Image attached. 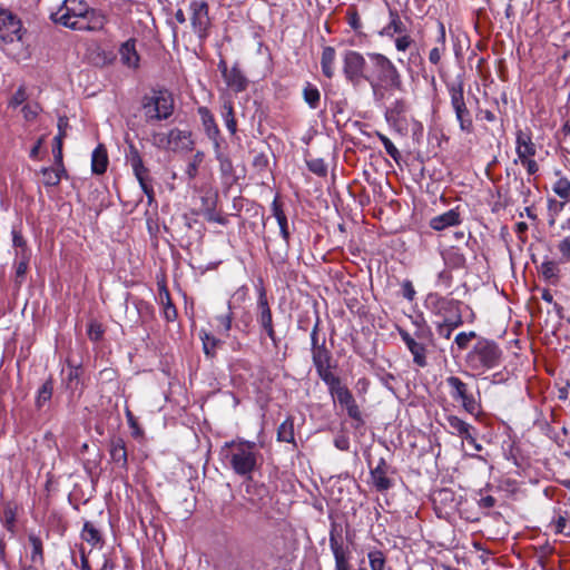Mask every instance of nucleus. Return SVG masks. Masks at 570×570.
<instances>
[{"instance_id": "9b49d317", "label": "nucleus", "mask_w": 570, "mask_h": 570, "mask_svg": "<svg viewBox=\"0 0 570 570\" xmlns=\"http://www.w3.org/2000/svg\"><path fill=\"white\" fill-rule=\"evenodd\" d=\"M189 11L194 32L200 40L206 39L210 27L208 3L205 0H193L189 4Z\"/></svg>"}, {"instance_id": "2f4dec72", "label": "nucleus", "mask_w": 570, "mask_h": 570, "mask_svg": "<svg viewBox=\"0 0 570 570\" xmlns=\"http://www.w3.org/2000/svg\"><path fill=\"white\" fill-rule=\"evenodd\" d=\"M320 379L328 386V391L332 394L343 384L341 379L331 371V365L315 368Z\"/></svg>"}, {"instance_id": "680f3d73", "label": "nucleus", "mask_w": 570, "mask_h": 570, "mask_svg": "<svg viewBox=\"0 0 570 570\" xmlns=\"http://www.w3.org/2000/svg\"><path fill=\"white\" fill-rule=\"evenodd\" d=\"M335 559V570H350V552L333 554Z\"/></svg>"}, {"instance_id": "09e8293b", "label": "nucleus", "mask_w": 570, "mask_h": 570, "mask_svg": "<svg viewBox=\"0 0 570 570\" xmlns=\"http://www.w3.org/2000/svg\"><path fill=\"white\" fill-rule=\"evenodd\" d=\"M215 155L217 160L219 161V167L223 174L229 175L233 171L232 160L222 151L220 146L214 147Z\"/></svg>"}, {"instance_id": "a19ab883", "label": "nucleus", "mask_w": 570, "mask_h": 570, "mask_svg": "<svg viewBox=\"0 0 570 570\" xmlns=\"http://www.w3.org/2000/svg\"><path fill=\"white\" fill-rule=\"evenodd\" d=\"M28 540L32 547L30 556L31 561L43 563V546L41 539L38 535L31 533L29 534Z\"/></svg>"}, {"instance_id": "9d476101", "label": "nucleus", "mask_w": 570, "mask_h": 570, "mask_svg": "<svg viewBox=\"0 0 570 570\" xmlns=\"http://www.w3.org/2000/svg\"><path fill=\"white\" fill-rule=\"evenodd\" d=\"M450 387V394L453 400L461 402L462 407L470 414L474 415L479 412V404L470 392L469 386L458 376H449L445 380Z\"/></svg>"}, {"instance_id": "39448f33", "label": "nucleus", "mask_w": 570, "mask_h": 570, "mask_svg": "<svg viewBox=\"0 0 570 570\" xmlns=\"http://www.w3.org/2000/svg\"><path fill=\"white\" fill-rule=\"evenodd\" d=\"M90 7L85 0H63L62 4L50 18L55 23H59L70 29L80 28L77 23L88 12Z\"/></svg>"}, {"instance_id": "c03bdc74", "label": "nucleus", "mask_w": 570, "mask_h": 570, "mask_svg": "<svg viewBox=\"0 0 570 570\" xmlns=\"http://www.w3.org/2000/svg\"><path fill=\"white\" fill-rule=\"evenodd\" d=\"M82 539L90 543L91 546H96L101 541V537L99 531L95 528L91 522H85L82 533Z\"/></svg>"}, {"instance_id": "79ce46f5", "label": "nucleus", "mask_w": 570, "mask_h": 570, "mask_svg": "<svg viewBox=\"0 0 570 570\" xmlns=\"http://www.w3.org/2000/svg\"><path fill=\"white\" fill-rule=\"evenodd\" d=\"M303 97H304L305 102L312 109H316L318 107L320 100H321V94H320V90L315 86L307 83L304 87Z\"/></svg>"}, {"instance_id": "052dcab7", "label": "nucleus", "mask_w": 570, "mask_h": 570, "mask_svg": "<svg viewBox=\"0 0 570 570\" xmlns=\"http://www.w3.org/2000/svg\"><path fill=\"white\" fill-rule=\"evenodd\" d=\"M345 409L347 411L348 416L356 422V424H355L356 429L364 425V420L362 417L361 410H360L358 405L356 404V401L353 402L351 405H348Z\"/></svg>"}, {"instance_id": "69168bd1", "label": "nucleus", "mask_w": 570, "mask_h": 570, "mask_svg": "<svg viewBox=\"0 0 570 570\" xmlns=\"http://www.w3.org/2000/svg\"><path fill=\"white\" fill-rule=\"evenodd\" d=\"M27 99V94L24 87L20 86L18 90L13 94L11 99L9 100V107L17 108L21 104H23Z\"/></svg>"}, {"instance_id": "37998d69", "label": "nucleus", "mask_w": 570, "mask_h": 570, "mask_svg": "<svg viewBox=\"0 0 570 570\" xmlns=\"http://www.w3.org/2000/svg\"><path fill=\"white\" fill-rule=\"evenodd\" d=\"M233 315L230 302H228L227 312L216 316V321L218 322V332L220 334L228 335L232 330Z\"/></svg>"}, {"instance_id": "412c9836", "label": "nucleus", "mask_w": 570, "mask_h": 570, "mask_svg": "<svg viewBox=\"0 0 570 570\" xmlns=\"http://www.w3.org/2000/svg\"><path fill=\"white\" fill-rule=\"evenodd\" d=\"M223 79L234 92L245 91L248 87V79L238 67V63H235Z\"/></svg>"}, {"instance_id": "7ed1b4c3", "label": "nucleus", "mask_w": 570, "mask_h": 570, "mask_svg": "<svg viewBox=\"0 0 570 570\" xmlns=\"http://www.w3.org/2000/svg\"><path fill=\"white\" fill-rule=\"evenodd\" d=\"M503 355V350L495 341L478 337L473 347L466 353L464 363L470 371L482 375L500 366Z\"/></svg>"}, {"instance_id": "4c0bfd02", "label": "nucleus", "mask_w": 570, "mask_h": 570, "mask_svg": "<svg viewBox=\"0 0 570 570\" xmlns=\"http://www.w3.org/2000/svg\"><path fill=\"white\" fill-rule=\"evenodd\" d=\"M277 440L279 442L295 443L294 420L287 417L277 429Z\"/></svg>"}, {"instance_id": "ddd939ff", "label": "nucleus", "mask_w": 570, "mask_h": 570, "mask_svg": "<svg viewBox=\"0 0 570 570\" xmlns=\"http://www.w3.org/2000/svg\"><path fill=\"white\" fill-rule=\"evenodd\" d=\"M450 433L466 440L476 451H481L482 446L476 442L475 428L466 423L456 415L446 416Z\"/></svg>"}, {"instance_id": "f03ea898", "label": "nucleus", "mask_w": 570, "mask_h": 570, "mask_svg": "<svg viewBox=\"0 0 570 570\" xmlns=\"http://www.w3.org/2000/svg\"><path fill=\"white\" fill-rule=\"evenodd\" d=\"M366 58L370 61V66L365 81L368 82L374 92L379 89L402 90V76L396 66L386 56L379 52H367Z\"/></svg>"}, {"instance_id": "f257e3e1", "label": "nucleus", "mask_w": 570, "mask_h": 570, "mask_svg": "<svg viewBox=\"0 0 570 570\" xmlns=\"http://www.w3.org/2000/svg\"><path fill=\"white\" fill-rule=\"evenodd\" d=\"M258 451L255 442L233 440L226 442L220 450L222 460L237 475L250 479L257 469Z\"/></svg>"}, {"instance_id": "e433bc0d", "label": "nucleus", "mask_w": 570, "mask_h": 570, "mask_svg": "<svg viewBox=\"0 0 570 570\" xmlns=\"http://www.w3.org/2000/svg\"><path fill=\"white\" fill-rule=\"evenodd\" d=\"M222 117L225 121L228 131L232 135H235L237 131V121L234 115L233 102L230 100H224L222 105Z\"/></svg>"}, {"instance_id": "c756f323", "label": "nucleus", "mask_w": 570, "mask_h": 570, "mask_svg": "<svg viewBox=\"0 0 570 570\" xmlns=\"http://www.w3.org/2000/svg\"><path fill=\"white\" fill-rule=\"evenodd\" d=\"M342 532V527L336 522H332L330 529V548L333 554L348 552V550L344 548Z\"/></svg>"}, {"instance_id": "f3484780", "label": "nucleus", "mask_w": 570, "mask_h": 570, "mask_svg": "<svg viewBox=\"0 0 570 570\" xmlns=\"http://www.w3.org/2000/svg\"><path fill=\"white\" fill-rule=\"evenodd\" d=\"M106 22L107 19L104 13L90 8L77 23V26L81 28H77L76 30L99 31L105 27Z\"/></svg>"}, {"instance_id": "f704fd0d", "label": "nucleus", "mask_w": 570, "mask_h": 570, "mask_svg": "<svg viewBox=\"0 0 570 570\" xmlns=\"http://www.w3.org/2000/svg\"><path fill=\"white\" fill-rule=\"evenodd\" d=\"M66 173V169L65 167H58L57 168H52V167H45L41 169V174H42V183L45 186H48V187H53V186H57L59 185L60 180H61V176L62 174Z\"/></svg>"}, {"instance_id": "58836bf2", "label": "nucleus", "mask_w": 570, "mask_h": 570, "mask_svg": "<svg viewBox=\"0 0 570 570\" xmlns=\"http://www.w3.org/2000/svg\"><path fill=\"white\" fill-rule=\"evenodd\" d=\"M540 273L546 281L557 284L559 281L560 269L558 264L553 261H544L540 266Z\"/></svg>"}, {"instance_id": "338daca9", "label": "nucleus", "mask_w": 570, "mask_h": 570, "mask_svg": "<svg viewBox=\"0 0 570 570\" xmlns=\"http://www.w3.org/2000/svg\"><path fill=\"white\" fill-rule=\"evenodd\" d=\"M459 326L460 325H450L448 322L439 321L436 323V332L440 336H442L444 338H450L453 330Z\"/></svg>"}, {"instance_id": "603ef678", "label": "nucleus", "mask_w": 570, "mask_h": 570, "mask_svg": "<svg viewBox=\"0 0 570 570\" xmlns=\"http://www.w3.org/2000/svg\"><path fill=\"white\" fill-rule=\"evenodd\" d=\"M80 384V368L70 367L67 374V389L71 391L78 390Z\"/></svg>"}, {"instance_id": "13d9d810", "label": "nucleus", "mask_w": 570, "mask_h": 570, "mask_svg": "<svg viewBox=\"0 0 570 570\" xmlns=\"http://www.w3.org/2000/svg\"><path fill=\"white\" fill-rule=\"evenodd\" d=\"M478 338V335L475 332H461L456 334L455 336V343L459 346L460 350H465L470 343L471 340Z\"/></svg>"}, {"instance_id": "c85d7f7f", "label": "nucleus", "mask_w": 570, "mask_h": 570, "mask_svg": "<svg viewBox=\"0 0 570 570\" xmlns=\"http://www.w3.org/2000/svg\"><path fill=\"white\" fill-rule=\"evenodd\" d=\"M335 59V49L331 46L324 47L321 57V67L323 75L328 79H331L334 76Z\"/></svg>"}, {"instance_id": "ea45409f", "label": "nucleus", "mask_w": 570, "mask_h": 570, "mask_svg": "<svg viewBox=\"0 0 570 570\" xmlns=\"http://www.w3.org/2000/svg\"><path fill=\"white\" fill-rule=\"evenodd\" d=\"M159 298L164 306V317L166 318V321H175L177 317V309L170 299L169 292L166 288H164V291L159 293Z\"/></svg>"}, {"instance_id": "423d86ee", "label": "nucleus", "mask_w": 570, "mask_h": 570, "mask_svg": "<svg viewBox=\"0 0 570 570\" xmlns=\"http://www.w3.org/2000/svg\"><path fill=\"white\" fill-rule=\"evenodd\" d=\"M368 66L366 58L357 51L347 50L343 56V73L347 82L357 87L365 81L368 75Z\"/></svg>"}, {"instance_id": "4be33fe9", "label": "nucleus", "mask_w": 570, "mask_h": 570, "mask_svg": "<svg viewBox=\"0 0 570 570\" xmlns=\"http://www.w3.org/2000/svg\"><path fill=\"white\" fill-rule=\"evenodd\" d=\"M389 465L381 459L377 465L371 470V478L377 491H386L392 487V480L387 478Z\"/></svg>"}, {"instance_id": "72a5a7b5", "label": "nucleus", "mask_w": 570, "mask_h": 570, "mask_svg": "<svg viewBox=\"0 0 570 570\" xmlns=\"http://www.w3.org/2000/svg\"><path fill=\"white\" fill-rule=\"evenodd\" d=\"M406 32V27L400 18V14L396 10H390V22L383 29V35L393 37L395 33L403 35Z\"/></svg>"}, {"instance_id": "1a4fd4ad", "label": "nucleus", "mask_w": 570, "mask_h": 570, "mask_svg": "<svg viewBox=\"0 0 570 570\" xmlns=\"http://www.w3.org/2000/svg\"><path fill=\"white\" fill-rule=\"evenodd\" d=\"M449 94L451 98V106L455 112L456 120L460 124L462 131L472 132L473 120L470 110L466 108L464 101L463 85H451L449 87Z\"/></svg>"}, {"instance_id": "774afa93", "label": "nucleus", "mask_w": 570, "mask_h": 570, "mask_svg": "<svg viewBox=\"0 0 570 570\" xmlns=\"http://www.w3.org/2000/svg\"><path fill=\"white\" fill-rule=\"evenodd\" d=\"M558 249L566 262H570V237L563 238L558 244Z\"/></svg>"}, {"instance_id": "aec40b11", "label": "nucleus", "mask_w": 570, "mask_h": 570, "mask_svg": "<svg viewBox=\"0 0 570 570\" xmlns=\"http://www.w3.org/2000/svg\"><path fill=\"white\" fill-rule=\"evenodd\" d=\"M126 161L130 165L136 179L149 175V169L145 166L142 157L134 144H129L126 151Z\"/></svg>"}, {"instance_id": "dca6fc26", "label": "nucleus", "mask_w": 570, "mask_h": 570, "mask_svg": "<svg viewBox=\"0 0 570 570\" xmlns=\"http://www.w3.org/2000/svg\"><path fill=\"white\" fill-rule=\"evenodd\" d=\"M109 454L111 462L118 468L127 471L128 469V456L124 439L115 436L109 442Z\"/></svg>"}, {"instance_id": "7c9ffc66", "label": "nucleus", "mask_w": 570, "mask_h": 570, "mask_svg": "<svg viewBox=\"0 0 570 570\" xmlns=\"http://www.w3.org/2000/svg\"><path fill=\"white\" fill-rule=\"evenodd\" d=\"M444 263L451 268H463L466 263L465 255L458 247H450L443 253Z\"/></svg>"}, {"instance_id": "2eb2a0df", "label": "nucleus", "mask_w": 570, "mask_h": 570, "mask_svg": "<svg viewBox=\"0 0 570 570\" xmlns=\"http://www.w3.org/2000/svg\"><path fill=\"white\" fill-rule=\"evenodd\" d=\"M432 502L440 513H449L456 507L455 493L451 489H439L432 493Z\"/></svg>"}, {"instance_id": "6e6d98bb", "label": "nucleus", "mask_w": 570, "mask_h": 570, "mask_svg": "<svg viewBox=\"0 0 570 570\" xmlns=\"http://www.w3.org/2000/svg\"><path fill=\"white\" fill-rule=\"evenodd\" d=\"M203 340V348L207 356L213 357L215 355V350L218 343V340H216L214 336L205 333L204 336H202Z\"/></svg>"}, {"instance_id": "bf43d9fd", "label": "nucleus", "mask_w": 570, "mask_h": 570, "mask_svg": "<svg viewBox=\"0 0 570 570\" xmlns=\"http://www.w3.org/2000/svg\"><path fill=\"white\" fill-rule=\"evenodd\" d=\"M346 18H347V23L350 24V27L353 30L357 31L362 28L361 18H360L358 12L355 7L348 8V10L346 12Z\"/></svg>"}, {"instance_id": "473e14b6", "label": "nucleus", "mask_w": 570, "mask_h": 570, "mask_svg": "<svg viewBox=\"0 0 570 570\" xmlns=\"http://www.w3.org/2000/svg\"><path fill=\"white\" fill-rule=\"evenodd\" d=\"M552 189L562 199V202L558 204L559 209H562L563 206L570 200V180L566 177H560L553 184ZM551 204L557 205V202L551 200Z\"/></svg>"}, {"instance_id": "20e7f679", "label": "nucleus", "mask_w": 570, "mask_h": 570, "mask_svg": "<svg viewBox=\"0 0 570 570\" xmlns=\"http://www.w3.org/2000/svg\"><path fill=\"white\" fill-rule=\"evenodd\" d=\"M142 111L147 122L168 119L174 112V98L167 90L154 91L142 99Z\"/></svg>"}, {"instance_id": "c9c22d12", "label": "nucleus", "mask_w": 570, "mask_h": 570, "mask_svg": "<svg viewBox=\"0 0 570 570\" xmlns=\"http://www.w3.org/2000/svg\"><path fill=\"white\" fill-rule=\"evenodd\" d=\"M311 352L315 368L331 365L332 353L326 346H316V348H311Z\"/></svg>"}, {"instance_id": "5701e85b", "label": "nucleus", "mask_w": 570, "mask_h": 570, "mask_svg": "<svg viewBox=\"0 0 570 570\" xmlns=\"http://www.w3.org/2000/svg\"><path fill=\"white\" fill-rule=\"evenodd\" d=\"M407 104L404 99L394 100L385 111V118L389 124L399 126L405 122Z\"/></svg>"}, {"instance_id": "4468645a", "label": "nucleus", "mask_w": 570, "mask_h": 570, "mask_svg": "<svg viewBox=\"0 0 570 570\" xmlns=\"http://www.w3.org/2000/svg\"><path fill=\"white\" fill-rule=\"evenodd\" d=\"M198 115L207 137L213 141L214 147H219L223 139L214 115L204 106L198 108Z\"/></svg>"}, {"instance_id": "49530a36", "label": "nucleus", "mask_w": 570, "mask_h": 570, "mask_svg": "<svg viewBox=\"0 0 570 570\" xmlns=\"http://www.w3.org/2000/svg\"><path fill=\"white\" fill-rule=\"evenodd\" d=\"M371 570H384L385 556L380 550H373L367 553Z\"/></svg>"}, {"instance_id": "b1692460", "label": "nucleus", "mask_w": 570, "mask_h": 570, "mask_svg": "<svg viewBox=\"0 0 570 570\" xmlns=\"http://www.w3.org/2000/svg\"><path fill=\"white\" fill-rule=\"evenodd\" d=\"M120 61L129 67L137 68L139 65V55L136 50V40L128 39L119 48Z\"/></svg>"}, {"instance_id": "393cba45", "label": "nucleus", "mask_w": 570, "mask_h": 570, "mask_svg": "<svg viewBox=\"0 0 570 570\" xmlns=\"http://www.w3.org/2000/svg\"><path fill=\"white\" fill-rule=\"evenodd\" d=\"M461 223L460 213L455 209H450L431 219L430 226L434 230H443L451 226H456Z\"/></svg>"}, {"instance_id": "f8f14e48", "label": "nucleus", "mask_w": 570, "mask_h": 570, "mask_svg": "<svg viewBox=\"0 0 570 570\" xmlns=\"http://www.w3.org/2000/svg\"><path fill=\"white\" fill-rule=\"evenodd\" d=\"M256 320L262 326L267 336L272 340L274 345H277V337L273 324V315L268 305L266 291L264 287L258 289V299L256 306Z\"/></svg>"}, {"instance_id": "0eeeda50", "label": "nucleus", "mask_w": 570, "mask_h": 570, "mask_svg": "<svg viewBox=\"0 0 570 570\" xmlns=\"http://www.w3.org/2000/svg\"><path fill=\"white\" fill-rule=\"evenodd\" d=\"M24 33L21 20L9 10L0 8V41L3 45L22 42Z\"/></svg>"}, {"instance_id": "864d4df0", "label": "nucleus", "mask_w": 570, "mask_h": 570, "mask_svg": "<svg viewBox=\"0 0 570 570\" xmlns=\"http://www.w3.org/2000/svg\"><path fill=\"white\" fill-rule=\"evenodd\" d=\"M137 180L139 183V186H140L141 190L144 191V194L148 198V204H151L155 200V191H154V188H153V186L150 184V181H151L150 176L147 175V176H145L142 178H138Z\"/></svg>"}, {"instance_id": "bb28decb", "label": "nucleus", "mask_w": 570, "mask_h": 570, "mask_svg": "<svg viewBox=\"0 0 570 570\" xmlns=\"http://www.w3.org/2000/svg\"><path fill=\"white\" fill-rule=\"evenodd\" d=\"M272 212H273V216L276 218L277 220V224L279 226V230H281V235L284 239V243H285V253L287 252V247H288V242H289V236H291V233H289V229H288V222H287V217L282 208V205L281 203L277 200V199H274L273 204H272Z\"/></svg>"}, {"instance_id": "8fccbe9b", "label": "nucleus", "mask_w": 570, "mask_h": 570, "mask_svg": "<svg viewBox=\"0 0 570 570\" xmlns=\"http://www.w3.org/2000/svg\"><path fill=\"white\" fill-rule=\"evenodd\" d=\"M52 391H53V386H52V382L50 380L42 384V386L40 387V390L38 392V396H37V405L39 407H41L43 403H46L47 401H49L51 399Z\"/></svg>"}, {"instance_id": "0e129e2a", "label": "nucleus", "mask_w": 570, "mask_h": 570, "mask_svg": "<svg viewBox=\"0 0 570 570\" xmlns=\"http://www.w3.org/2000/svg\"><path fill=\"white\" fill-rule=\"evenodd\" d=\"M88 336L91 341H99L102 335H104V328L101 326V324L97 323V322H91L88 326Z\"/></svg>"}, {"instance_id": "a878e982", "label": "nucleus", "mask_w": 570, "mask_h": 570, "mask_svg": "<svg viewBox=\"0 0 570 570\" xmlns=\"http://www.w3.org/2000/svg\"><path fill=\"white\" fill-rule=\"evenodd\" d=\"M515 145V153L518 158L534 156L537 153V148L531 139V135L522 130H518L517 132Z\"/></svg>"}, {"instance_id": "3c124183", "label": "nucleus", "mask_w": 570, "mask_h": 570, "mask_svg": "<svg viewBox=\"0 0 570 570\" xmlns=\"http://www.w3.org/2000/svg\"><path fill=\"white\" fill-rule=\"evenodd\" d=\"M306 164L308 169L318 176H325L327 174V166L322 158L309 159Z\"/></svg>"}, {"instance_id": "a211bd4d", "label": "nucleus", "mask_w": 570, "mask_h": 570, "mask_svg": "<svg viewBox=\"0 0 570 570\" xmlns=\"http://www.w3.org/2000/svg\"><path fill=\"white\" fill-rule=\"evenodd\" d=\"M402 341L413 355V362L420 366H426L425 346L416 342L406 331H400Z\"/></svg>"}, {"instance_id": "a18cd8bd", "label": "nucleus", "mask_w": 570, "mask_h": 570, "mask_svg": "<svg viewBox=\"0 0 570 570\" xmlns=\"http://www.w3.org/2000/svg\"><path fill=\"white\" fill-rule=\"evenodd\" d=\"M334 399L337 400V402L344 406V407H347L348 405H351L353 402H355V399L352 394V392L345 386V385H342L341 387H338L336 391H334L332 394H331Z\"/></svg>"}, {"instance_id": "5fc2aeb1", "label": "nucleus", "mask_w": 570, "mask_h": 570, "mask_svg": "<svg viewBox=\"0 0 570 570\" xmlns=\"http://www.w3.org/2000/svg\"><path fill=\"white\" fill-rule=\"evenodd\" d=\"M17 256H20V261L16 264V278H23L29 264V256L26 254V252L21 253L18 252Z\"/></svg>"}, {"instance_id": "cd10ccee", "label": "nucleus", "mask_w": 570, "mask_h": 570, "mask_svg": "<svg viewBox=\"0 0 570 570\" xmlns=\"http://www.w3.org/2000/svg\"><path fill=\"white\" fill-rule=\"evenodd\" d=\"M108 154L104 145L99 144L91 155V170L96 175L106 173L108 167Z\"/></svg>"}, {"instance_id": "4d7b16f0", "label": "nucleus", "mask_w": 570, "mask_h": 570, "mask_svg": "<svg viewBox=\"0 0 570 570\" xmlns=\"http://www.w3.org/2000/svg\"><path fill=\"white\" fill-rule=\"evenodd\" d=\"M153 145L160 149H170L169 131L166 132H154Z\"/></svg>"}, {"instance_id": "de8ad7c7", "label": "nucleus", "mask_w": 570, "mask_h": 570, "mask_svg": "<svg viewBox=\"0 0 570 570\" xmlns=\"http://www.w3.org/2000/svg\"><path fill=\"white\" fill-rule=\"evenodd\" d=\"M377 138L383 144L386 154L390 157H392L396 163H399V160L401 158V154L397 150V148L394 146V144L391 141V139L381 132H377Z\"/></svg>"}, {"instance_id": "6e6552de", "label": "nucleus", "mask_w": 570, "mask_h": 570, "mask_svg": "<svg viewBox=\"0 0 570 570\" xmlns=\"http://www.w3.org/2000/svg\"><path fill=\"white\" fill-rule=\"evenodd\" d=\"M432 312L441 318V322H448L450 325H462L463 318L460 309V301L432 296Z\"/></svg>"}, {"instance_id": "e2e57ef3", "label": "nucleus", "mask_w": 570, "mask_h": 570, "mask_svg": "<svg viewBox=\"0 0 570 570\" xmlns=\"http://www.w3.org/2000/svg\"><path fill=\"white\" fill-rule=\"evenodd\" d=\"M3 525L8 531L14 533L16 512L11 508L6 509L3 512Z\"/></svg>"}, {"instance_id": "6ab92c4d", "label": "nucleus", "mask_w": 570, "mask_h": 570, "mask_svg": "<svg viewBox=\"0 0 570 570\" xmlns=\"http://www.w3.org/2000/svg\"><path fill=\"white\" fill-rule=\"evenodd\" d=\"M170 149L171 150H186L190 151L194 148V140L191 132L188 130H180L173 128L169 130Z\"/></svg>"}]
</instances>
